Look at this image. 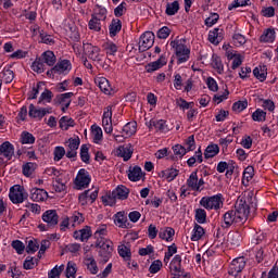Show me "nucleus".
Segmentation results:
<instances>
[{
	"label": "nucleus",
	"mask_w": 278,
	"mask_h": 278,
	"mask_svg": "<svg viewBox=\"0 0 278 278\" xmlns=\"http://www.w3.org/2000/svg\"><path fill=\"white\" fill-rule=\"evenodd\" d=\"M94 81L97 86H99L101 92H104V94H112V86L110 85V80H108V78L98 77Z\"/></svg>",
	"instance_id": "obj_19"
},
{
	"label": "nucleus",
	"mask_w": 278,
	"mask_h": 278,
	"mask_svg": "<svg viewBox=\"0 0 278 278\" xmlns=\"http://www.w3.org/2000/svg\"><path fill=\"white\" fill-rule=\"evenodd\" d=\"M200 205L205 210H220L223 205V200L220 199V194L213 197H203L200 201Z\"/></svg>",
	"instance_id": "obj_5"
},
{
	"label": "nucleus",
	"mask_w": 278,
	"mask_h": 278,
	"mask_svg": "<svg viewBox=\"0 0 278 278\" xmlns=\"http://www.w3.org/2000/svg\"><path fill=\"white\" fill-rule=\"evenodd\" d=\"M245 5H251V0H233L232 3L228 5V10L231 11L236 8H244Z\"/></svg>",
	"instance_id": "obj_56"
},
{
	"label": "nucleus",
	"mask_w": 278,
	"mask_h": 278,
	"mask_svg": "<svg viewBox=\"0 0 278 278\" xmlns=\"http://www.w3.org/2000/svg\"><path fill=\"white\" fill-rule=\"evenodd\" d=\"M38 249H40V243L38 242V240L36 239H31L28 241V244L26 245V253H36V251H38Z\"/></svg>",
	"instance_id": "obj_47"
},
{
	"label": "nucleus",
	"mask_w": 278,
	"mask_h": 278,
	"mask_svg": "<svg viewBox=\"0 0 278 278\" xmlns=\"http://www.w3.org/2000/svg\"><path fill=\"white\" fill-rule=\"evenodd\" d=\"M253 75L256 77V79H258V81H266V75H268L266 72V66L255 67L253 70Z\"/></svg>",
	"instance_id": "obj_37"
},
{
	"label": "nucleus",
	"mask_w": 278,
	"mask_h": 278,
	"mask_svg": "<svg viewBox=\"0 0 278 278\" xmlns=\"http://www.w3.org/2000/svg\"><path fill=\"white\" fill-rule=\"evenodd\" d=\"M73 237L75 240H80V242H86L92 237V228L90 226H85L80 230H75Z\"/></svg>",
	"instance_id": "obj_14"
},
{
	"label": "nucleus",
	"mask_w": 278,
	"mask_h": 278,
	"mask_svg": "<svg viewBox=\"0 0 278 278\" xmlns=\"http://www.w3.org/2000/svg\"><path fill=\"white\" fill-rule=\"evenodd\" d=\"M117 155L118 157H123L124 162H129L131 155H134V147H131V143L121 146L117 149Z\"/></svg>",
	"instance_id": "obj_15"
},
{
	"label": "nucleus",
	"mask_w": 278,
	"mask_h": 278,
	"mask_svg": "<svg viewBox=\"0 0 278 278\" xmlns=\"http://www.w3.org/2000/svg\"><path fill=\"white\" fill-rule=\"evenodd\" d=\"M36 266H38V258L31 256H27L23 264L25 270H33Z\"/></svg>",
	"instance_id": "obj_45"
},
{
	"label": "nucleus",
	"mask_w": 278,
	"mask_h": 278,
	"mask_svg": "<svg viewBox=\"0 0 278 278\" xmlns=\"http://www.w3.org/2000/svg\"><path fill=\"white\" fill-rule=\"evenodd\" d=\"M166 63H167L166 58L162 55L157 61L148 63L146 65V71L147 73H155V71H160L162 66H166Z\"/></svg>",
	"instance_id": "obj_17"
},
{
	"label": "nucleus",
	"mask_w": 278,
	"mask_h": 278,
	"mask_svg": "<svg viewBox=\"0 0 278 278\" xmlns=\"http://www.w3.org/2000/svg\"><path fill=\"white\" fill-rule=\"evenodd\" d=\"M195 220L197 223H199V225H204V223H207V213L205 212V210H195Z\"/></svg>",
	"instance_id": "obj_42"
},
{
	"label": "nucleus",
	"mask_w": 278,
	"mask_h": 278,
	"mask_svg": "<svg viewBox=\"0 0 278 278\" xmlns=\"http://www.w3.org/2000/svg\"><path fill=\"white\" fill-rule=\"evenodd\" d=\"M91 129L93 135V142H96V144H99V142L103 140V130H101V127L99 126H92Z\"/></svg>",
	"instance_id": "obj_46"
},
{
	"label": "nucleus",
	"mask_w": 278,
	"mask_h": 278,
	"mask_svg": "<svg viewBox=\"0 0 278 278\" xmlns=\"http://www.w3.org/2000/svg\"><path fill=\"white\" fill-rule=\"evenodd\" d=\"M22 144H34L36 142V137L31 132L23 131L21 135Z\"/></svg>",
	"instance_id": "obj_43"
},
{
	"label": "nucleus",
	"mask_w": 278,
	"mask_h": 278,
	"mask_svg": "<svg viewBox=\"0 0 278 278\" xmlns=\"http://www.w3.org/2000/svg\"><path fill=\"white\" fill-rule=\"evenodd\" d=\"M213 68L219 74L223 75V72L225 71V67L223 65V61L218 55H213V62H212Z\"/></svg>",
	"instance_id": "obj_41"
},
{
	"label": "nucleus",
	"mask_w": 278,
	"mask_h": 278,
	"mask_svg": "<svg viewBox=\"0 0 278 278\" xmlns=\"http://www.w3.org/2000/svg\"><path fill=\"white\" fill-rule=\"evenodd\" d=\"M161 175H162V177H165V179L167 181L170 182V181H174L177 178V176L179 175V169L173 168V167L167 168L165 170H162Z\"/></svg>",
	"instance_id": "obj_28"
},
{
	"label": "nucleus",
	"mask_w": 278,
	"mask_h": 278,
	"mask_svg": "<svg viewBox=\"0 0 278 278\" xmlns=\"http://www.w3.org/2000/svg\"><path fill=\"white\" fill-rule=\"evenodd\" d=\"M232 216H235L236 225H244L249 220V214H251V205L249 204V198H238L235 204V210H230Z\"/></svg>",
	"instance_id": "obj_2"
},
{
	"label": "nucleus",
	"mask_w": 278,
	"mask_h": 278,
	"mask_svg": "<svg viewBox=\"0 0 278 278\" xmlns=\"http://www.w3.org/2000/svg\"><path fill=\"white\" fill-rule=\"evenodd\" d=\"M218 31H220V28H214L213 30H210L208 41H211L212 45H220V37H218Z\"/></svg>",
	"instance_id": "obj_48"
},
{
	"label": "nucleus",
	"mask_w": 278,
	"mask_h": 278,
	"mask_svg": "<svg viewBox=\"0 0 278 278\" xmlns=\"http://www.w3.org/2000/svg\"><path fill=\"white\" fill-rule=\"evenodd\" d=\"M137 129H138V124L136 122H129L123 127L122 136H124L125 138H131V136L136 134Z\"/></svg>",
	"instance_id": "obj_20"
},
{
	"label": "nucleus",
	"mask_w": 278,
	"mask_h": 278,
	"mask_svg": "<svg viewBox=\"0 0 278 278\" xmlns=\"http://www.w3.org/2000/svg\"><path fill=\"white\" fill-rule=\"evenodd\" d=\"M102 48L105 51L106 55H116V53L118 52V47L112 41L104 42L102 45Z\"/></svg>",
	"instance_id": "obj_33"
},
{
	"label": "nucleus",
	"mask_w": 278,
	"mask_h": 278,
	"mask_svg": "<svg viewBox=\"0 0 278 278\" xmlns=\"http://www.w3.org/2000/svg\"><path fill=\"white\" fill-rule=\"evenodd\" d=\"M30 199L40 203V201H47L49 199V193L45 189L34 188L30 190Z\"/></svg>",
	"instance_id": "obj_16"
},
{
	"label": "nucleus",
	"mask_w": 278,
	"mask_h": 278,
	"mask_svg": "<svg viewBox=\"0 0 278 278\" xmlns=\"http://www.w3.org/2000/svg\"><path fill=\"white\" fill-rule=\"evenodd\" d=\"M0 155H3L7 160H12L14 156V146L10 141H4L0 146Z\"/></svg>",
	"instance_id": "obj_18"
},
{
	"label": "nucleus",
	"mask_w": 278,
	"mask_h": 278,
	"mask_svg": "<svg viewBox=\"0 0 278 278\" xmlns=\"http://www.w3.org/2000/svg\"><path fill=\"white\" fill-rule=\"evenodd\" d=\"M79 144H80V140L79 137L73 139L70 138L67 141V152H66V157H68L70 160L73 157H77V149H79Z\"/></svg>",
	"instance_id": "obj_13"
},
{
	"label": "nucleus",
	"mask_w": 278,
	"mask_h": 278,
	"mask_svg": "<svg viewBox=\"0 0 278 278\" xmlns=\"http://www.w3.org/2000/svg\"><path fill=\"white\" fill-rule=\"evenodd\" d=\"M218 18H220V15L218 13H211V15L205 20L206 27H212L213 25H216L218 23Z\"/></svg>",
	"instance_id": "obj_61"
},
{
	"label": "nucleus",
	"mask_w": 278,
	"mask_h": 278,
	"mask_svg": "<svg viewBox=\"0 0 278 278\" xmlns=\"http://www.w3.org/2000/svg\"><path fill=\"white\" fill-rule=\"evenodd\" d=\"M118 253L121 257H123L124 260H131V250L127 245L125 244L119 245Z\"/></svg>",
	"instance_id": "obj_54"
},
{
	"label": "nucleus",
	"mask_w": 278,
	"mask_h": 278,
	"mask_svg": "<svg viewBox=\"0 0 278 278\" xmlns=\"http://www.w3.org/2000/svg\"><path fill=\"white\" fill-rule=\"evenodd\" d=\"M203 236H205V229L201 225L195 224L193 228V233L191 236L192 242L201 240Z\"/></svg>",
	"instance_id": "obj_30"
},
{
	"label": "nucleus",
	"mask_w": 278,
	"mask_h": 278,
	"mask_svg": "<svg viewBox=\"0 0 278 278\" xmlns=\"http://www.w3.org/2000/svg\"><path fill=\"white\" fill-rule=\"evenodd\" d=\"M121 29H123V23L121 22V20L118 18L112 20L109 26L111 38H114V36H116L118 31H121Z\"/></svg>",
	"instance_id": "obj_25"
},
{
	"label": "nucleus",
	"mask_w": 278,
	"mask_h": 278,
	"mask_svg": "<svg viewBox=\"0 0 278 278\" xmlns=\"http://www.w3.org/2000/svg\"><path fill=\"white\" fill-rule=\"evenodd\" d=\"M75 275H77V264L70 261L67 263V267H66V277L67 278H75Z\"/></svg>",
	"instance_id": "obj_52"
},
{
	"label": "nucleus",
	"mask_w": 278,
	"mask_h": 278,
	"mask_svg": "<svg viewBox=\"0 0 278 278\" xmlns=\"http://www.w3.org/2000/svg\"><path fill=\"white\" fill-rule=\"evenodd\" d=\"M174 155H177L180 160L188 153V150L184 148L181 144H176L173 147Z\"/></svg>",
	"instance_id": "obj_63"
},
{
	"label": "nucleus",
	"mask_w": 278,
	"mask_h": 278,
	"mask_svg": "<svg viewBox=\"0 0 278 278\" xmlns=\"http://www.w3.org/2000/svg\"><path fill=\"white\" fill-rule=\"evenodd\" d=\"M90 174L85 168L80 169L75 178L76 190H84L90 186Z\"/></svg>",
	"instance_id": "obj_8"
},
{
	"label": "nucleus",
	"mask_w": 278,
	"mask_h": 278,
	"mask_svg": "<svg viewBox=\"0 0 278 278\" xmlns=\"http://www.w3.org/2000/svg\"><path fill=\"white\" fill-rule=\"evenodd\" d=\"M87 144H83L80 148V159L85 164H90V153Z\"/></svg>",
	"instance_id": "obj_49"
},
{
	"label": "nucleus",
	"mask_w": 278,
	"mask_h": 278,
	"mask_svg": "<svg viewBox=\"0 0 278 278\" xmlns=\"http://www.w3.org/2000/svg\"><path fill=\"white\" fill-rule=\"evenodd\" d=\"M70 220L73 223V227H75V225H81V223H84L86 218L84 217V214L79 212H74Z\"/></svg>",
	"instance_id": "obj_59"
},
{
	"label": "nucleus",
	"mask_w": 278,
	"mask_h": 278,
	"mask_svg": "<svg viewBox=\"0 0 278 278\" xmlns=\"http://www.w3.org/2000/svg\"><path fill=\"white\" fill-rule=\"evenodd\" d=\"M261 42H275V29H267L260 37Z\"/></svg>",
	"instance_id": "obj_38"
},
{
	"label": "nucleus",
	"mask_w": 278,
	"mask_h": 278,
	"mask_svg": "<svg viewBox=\"0 0 278 278\" xmlns=\"http://www.w3.org/2000/svg\"><path fill=\"white\" fill-rule=\"evenodd\" d=\"M62 270H64V265L61 266H55L54 268H52L50 270V273L48 274L49 278H60V275H62Z\"/></svg>",
	"instance_id": "obj_64"
},
{
	"label": "nucleus",
	"mask_w": 278,
	"mask_h": 278,
	"mask_svg": "<svg viewBox=\"0 0 278 278\" xmlns=\"http://www.w3.org/2000/svg\"><path fill=\"white\" fill-rule=\"evenodd\" d=\"M114 223L117 227L122 229H127V217L125 216V212H118L114 215Z\"/></svg>",
	"instance_id": "obj_27"
},
{
	"label": "nucleus",
	"mask_w": 278,
	"mask_h": 278,
	"mask_svg": "<svg viewBox=\"0 0 278 278\" xmlns=\"http://www.w3.org/2000/svg\"><path fill=\"white\" fill-rule=\"evenodd\" d=\"M113 197L115 199H119L121 201H125L129 197V189L125 186H118L115 190L112 191Z\"/></svg>",
	"instance_id": "obj_22"
},
{
	"label": "nucleus",
	"mask_w": 278,
	"mask_h": 278,
	"mask_svg": "<svg viewBox=\"0 0 278 278\" xmlns=\"http://www.w3.org/2000/svg\"><path fill=\"white\" fill-rule=\"evenodd\" d=\"M219 152H220V148H218V144H210L204 151V157L205 160H210L211 157H216V155H218Z\"/></svg>",
	"instance_id": "obj_29"
},
{
	"label": "nucleus",
	"mask_w": 278,
	"mask_h": 278,
	"mask_svg": "<svg viewBox=\"0 0 278 278\" xmlns=\"http://www.w3.org/2000/svg\"><path fill=\"white\" fill-rule=\"evenodd\" d=\"M66 71H71V61L68 60H63L51 68V73H59V75H62Z\"/></svg>",
	"instance_id": "obj_21"
},
{
	"label": "nucleus",
	"mask_w": 278,
	"mask_h": 278,
	"mask_svg": "<svg viewBox=\"0 0 278 278\" xmlns=\"http://www.w3.org/2000/svg\"><path fill=\"white\" fill-rule=\"evenodd\" d=\"M153 127L156 129V131H168V126L164 119H151L149 128L152 129Z\"/></svg>",
	"instance_id": "obj_24"
},
{
	"label": "nucleus",
	"mask_w": 278,
	"mask_h": 278,
	"mask_svg": "<svg viewBox=\"0 0 278 278\" xmlns=\"http://www.w3.org/2000/svg\"><path fill=\"white\" fill-rule=\"evenodd\" d=\"M224 223L225 226H223L225 229H229L231 225H236V218L233 216V211H228L224 214Z\"/></svg>",
	"instance_id": "obj_36"
},
{
	"label": "nucleus",
	"mask_w": 278,
	"mask_h": 278,
	"mask_svg": "<svg viewBox=\"0 0 278 278\" xmlns=\"http://www.w3.org/2000/svg\"><path fill=\"white\" fill-rule=\"evenodd\" d=\"M178 12H179V1H174L166 5L165 13L167 14V16H175V14H177Z\"/></svg>",
	"instance_id": "obj_40"
},
{
	"label": "nucleus",
	"mask_w": 278,
	"mask_h": 278,
	"mask_svg": "<svg viewBox=\"0 0 278 278\" xmlns=\"http://www.w3.org/2000/svg\"><path fill=\"white\" fill-rule=\"evenodd\" d=\"M169 45L175 49L178 64H184V62L190 60V48H188L181 40H173Z\"/></svg>",
	"instance_id": "obj_3"
},
{
	"label": "nucleus",
	"mask_w": 278,
	"mask_h": 278,
	"mask_svg": "<svg viewBox=\"0 0 278 278\" xmlns=\"http://www.w3.org/2000/svg\"><path fill=\"white\" fill-rule=\"evenodd\" d=\"M53 188L55 192H64V190H66V184L60 176H56L53 181Z\"/></svg>",
	"instance_id": "obj_44"
},
{
	"label": "nucleus",
	"mask_w": 278,
	"mask_h": 278,
	"mask_svg": "<svg viewBox=\"0 0 278 278\" xmlns=\"http://www.w3.org/2000/svg\"><path fill=\"white\" fill-rule=\"evenodd\" d=\"M59 125L61 129H63L64 131H67L68 127H75V119L68 116H63L59 121Z\"/></svg>",
	"instance_id": "obj_34"
},
{
	"label": "nucleus",
	"mask_w": 278,
	"mask_h": 278,
	"mask_svg": "<svg viewBox=\"0 0 278 278\" xmlns=\"http://www.w3.org/2000/svg\"><path fill=\"white\" fill-rule=\"evenodd\" d=\"M31 68L35 73H45V62L42 59H36L31 65Z\"/></svg>",
	"instance_id": "obj_60"
},
{
	"label": "nucleus",
	"mask_w": 278,
	"mask_h": 278,
	"mask_svg": "<svg viewBox=\"0 0 278 278\" xmlns=\"http://www.w3.org/2000/svg\"><path fill=\"white\" fill-rule=\"evenodd\" d=\"M142 175V168H140V166L130 167L128 170V179L130 181H140Z\"/></svg>",
	"instance_id": "obj_23"
},
{
	"label": "nucleus",
	"mask_w": 278,
	"mask_h": 278,
	"mask_svg": "<svg viewBox=\"0 0 278 278\" xmlns=\"http://www.w3.org/2000/svg\"><path fill=\"white\" fill-rule=\"evenodd\" d=\"M29 194L25 191L21 185H15L10 188L9 198L14 204L23 203V201H27Z\"/></svg>",
	"instance_id": "obj_4"
},
{
	"label": "nucleus",
	"mask_w": 278,
	"mask_h": 278,
	"mask_svg": "<svg viewBox=\"0 0 278 278\" xmlns=\"http://www.w3.org/2000/svg\"><path fill=\"white\" fill-rule=\"evenodd\" d=\"M55 60L56 58L53 51H46L42 53L41 61L43 62V64H47L48 66H53V64H55Z\"/></svg>",
	"instance_id": "obj_35"
},
{
	"label": "nucleus",
	"mask_w": 278,
	"mask_h": 278,
	"mask_svg": "<svg viewBox=\"0 0 278 278\" xmlns=\"http://www.w3.org/2000/svg\"><path fill=\"white\" fill-rule=\"evenodd\" d=\"M36 166V163H26L25 165H23V175H25V177H30V175H34Z\"/></svg>",
	"instance_id": "obj_55"
},
{
	"label": "nucleus",
	"mask_w": 278,
	"mask_h": 278,
	"mask_svg": "<svg viewBox=\"0 0 278 278\" xmlns=\"http://www.w3.org/2000/svg\"><path fill=\"white\" fill-rule=\"evenodd\" d=\"M43 223H47V227H55L60 220V216L58 215V211L48 210L42 214Z\"/></svg>",
	"instance_id": "obj_11"
},
{
	"label": "nucleus",
	"mask_w": 278,
	"mask_h": 278,
	"mask_svg": "<svg viewBox=\"0 0 278 278\" xmlns=\"http://www.w3.org/2000/svg\"><path fill=\"white\" fill-rule=\"evenodd\" d=\"M51 112H53L51 108L36 109L34 104H30L28 116H30V118H38L39 121H42V118H45L47 114H51Z\"/></svg>",
	"instance_id": "obj_12"
},
{
	"label": "nucleus",
	"mask_w": 278,
	"mask_h": 278,
	"mask_svg": "<svg viewBox=\"0 0 278 278\" xmlns=\"http://www.w3.org/2000/svg\"><path fill=\"white\" fill-rule=\"evenodd\" d=\"M252 119L255 121L256 123H264V121H266V112L263 111L262 109H257L252 114Z\"/></svg>",
	"instance_id": "obj_51"
},
{
	"label": "nucleus",
	"mask_w": 278,
	"mask_h": 278,
	"mask_svg": "<svg viewBox=\"0 0 278 278\" xmlns=\"http://www.w3.org/2000/svg\"><path fill=\"white\" fill-rule=\"evenodd\" d=\"M198 181H199V176L197 175V170L192 172L189 178L187 179L188 188H191V190L199 192V186H197Z\"/></svg>",
	"instance_id": "obj_32"
},
{
	"label": "nucleus",
	"mask_w": 278,
	"mask_h": 278,
	"mask_svg": "<svg viewBox=\"0 0 278 278\" xmlns=\"http://www.w3.org/2000/svg\"><path fill=\"white\" fill-rule=\"evenodd\" d=\"M247 108H249V101L247 100L237 101L232 104V111L237 113L243 112Z\"/></svg>",
	"instance_id": "obj_53"
},
{
	"label": "nucleus",
	"mask_w": 278,
	"mask_h": 278,
	"mask_svg": "<svg viewBox=\"0 0 278 278\" xmlns=\"http://www.w3.org/2000/svg\"><path fill=\"white\" fill-rule=\"evenodd\" d=\"M103 22V20H99V17H94L91 15V20L88 23L89 29L93 31H101V23Z\"/></svg>",
	"instance_id": "obj_39"
},
{
	"label": "nucleus",
	"mask_w": 278,
	"mask_h": 278,
	"mask_svg": "<svg viewBox=\"0 0 278 278\" xmlns=\"http://www.w3.org/2000/svg\"><path fill=\"white\" fill-rule=\"evenodd\" d=\"M87 269L91 273V275H97L99 273V267L97 266V261L94 258H87L86 260Z\"/></svg>",
	"instance_id": "obj_57"
},
{
	"label": "nucleus",
	"mask_w": 278,
	"mask_h": 278,
	"mask_svg": "<svg viewBox=\"0 0 278 278\" xmlns=\"http://www.w3.org/2000/svg\"><path fill=\"white\" fill-rule=\"evenodd\" d=\"M245 266L247 261L244 260V256L237 257L230 263L228 274L235 278H238V275H240V273L244 270Z\"/></svg>",
	"instance_id": "obj_7"
},
{
	"label": "nucleus",
	"mask_w": 278,
	"mask_h": 278,
	"mask_svg": "<svg viewBox=\"0 0 278 278\" xmlns=\"http://www.w3.org/2000/svg\"><path fill=\"white\" fill-rule=\"evenodd\" d=\"M175 236V229L167 227L165 230L159 232V238L161 240H166V242H173V237Z\"/></svg>",
	"instance_id": "obj_31"
},
{
	"label": "nucleus",
	"mask_w": 278,
	"mask_h": 278,
	"mask_svg": "<svg viewBox=\"0 0 278 278\" xmlns=\"http://www.w3.org/2000/svg\"><path fill=\"white\" fill-rule=\"evenodd\" d=\"M84 55L92 60L93 62H101V49L99 47L92 46L91 43L83 45Z\"/></svg>",
	"instance_id": "obj_9"
},
{
	"label": "nucleus",
	"mask_w": 278,
	"mask_h": 278,
	"mask_svg": "<svg viewBox=\"0 0 278 278\" xmlns=\"http://www.w3.org/2000/svg\"><path fill=\"white\" fill-rule=\"evenodd\" d=\"M169 269L174 278L182 277L184 269H181V255H175V257L170 262Z\"/></svg>",
	"instance_id": "obj_10"
},
{
	"label": "nucleus",
	"mask_w": 278,
	"mask_h": 278,
	"mask_svg": "<svg viewBox=\"0 0 278 278\" xmlns=\"http://www.w3.org/2000/svg\"><path fill=\"white\" fill-rule=\"evenodd\" d=\"M155 42V35L153 31H146L141 35L139 39V51L144 52L149 51Z\"/></svg>",
	"instance_id": "obj_6"
},
{
	"label": "nucleus",
	"mask_w": 278,
	"mask_h": 278,
	"mask_svg": "<svg viewBox=\"0 0 278 278\" xmlns=\"http://www.w3.org/2000/svg\"><path fill=\"white\" fill-rule=\"evenodd\" d=\"M98 12L93 13L91 16L99 18L100 21H105L108 18V10L102 7H98Z\"/></svg>",
	"instance_id": "obj_62"
},
{
	"label": "nucleus",
	"mask_w": 278,
	"mask_h": 278,
	"mask_svg": "<svg viewBox=\"0 0 278 278\" xmlns=\"http://www.w3.org/2000/svg\"><path fill=\"white\" fill-rule=\"evenodd\" d=\"M175 253H177V244L173 243L167 248V252L165 253L164 256V263L168 264V262H170V257L175 255Z\"/></svg>",
	"instance_id": "obj_58"
},
{
	"label": "nucleus",
	"mask_w": 278,
	"mask_h": 278,
	"mask_svg": "<svg viewBox=\"0 0 278 278\" xmlns=\"http://www.w3.org/2000/svg\"><path fill=\"white\" fill-rule=\"evenodd\" d=\"M176 105L180 108V110H192L194 102H188L184 98H179L176 100Z\"/></svg>",
	"instance_id": "obj_50"
},
{
	"label": "nucleus",
	"mask_w": 278,
	"mask_h": 278,
	"mask_svg": "<svg viewBox=\"0 0 278 278\" xmlns=\"http://www.w3.org/2000/svg\"><path fill=\"white\" fill-rule=\"evenodd\" d=\"M73 92L61 93L55 98L56 103L60 105H65V108H71V97H73Z\"/></svg>",
	"instance_id": "obj_26"
},
{
	"label": "nucleus",
	"mask_w": 278,
	"mask_h": 278,
	"mask_svg": "<svg viewBox=\"0 0 278 278\" xmlns=\"http://www.w3.org/2000/svg\"><path fill=\"white\" fill-rule=\"evenodd\" d=\"M105 236H108V226L98 228L93 235L96 242L91 248L99 249L98 253L102 262L108 263L114 253V243Z\"/></svg>",
	"instance_id": "obj_1"
}]
</instances>
